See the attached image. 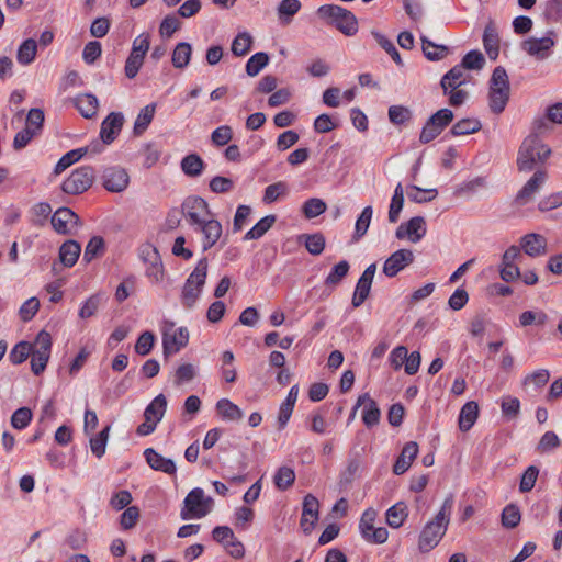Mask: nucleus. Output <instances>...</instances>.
I'll use <instances>...</instances> for the list:
<instances>
[{"instance_id":"f257e3e1","label":"nucleus","mask_w":562,"mask_h":562,"mask_svg":"<svg viewBox=\"0 0 562 562\" xmlns=\"http://www.w3.org/2000/svg\"><path fill=\"white\" fill-rule=\"evenodd\" d=\"M181 209L188 223L202 233L203 251L212 248L222 236V224L213 218L207 202L201 196H188Z\"/></svg>"},{"instance_id":"f03ea898","label":"nucleus","mask_w":562,"mask_h":562,"mask_svg":"<svg viewBox=\"0 0 562 562\" xmlns=\"http://www.w3.org/2000/svg\"><path fill=\"white\" fill-rule=\"evenodd\" d=\"M453 506V498L449 496L445 499L440 510L422 529L418 538V549L427 553L435 549L448 530L450 516Z\"/></svg>"},{"instance_id":"7ed1b4c3","label":"nucleus","mask_w":562,"mask_h":562,"mask_svg":"<svg viewBox=\"0 0 562 562\" xmlns=\"http://www.w3.org/2000/svg\"><path fill=\"white\" fill-rule=\"evenodd\" d=\"M316 14L319 19L325 20L327 23L334 25L346 36H353L358 32V20L356 15L337 4L321 5Z\"/></svg>"},{"instance_id":"20e7f679","label":"nucleus","mask_w":562,"mask_h":562,"mask_svg":"<svg viewBox=\"0 0 562 562\" xmlns=\"http://www.w3.org/2000/svg\"><path fill=\"white\" fill-rule=\"evenodd\" d=\"M550 154L551 149L538 135H529L519 147L517 167L520 171H531L536 164L544 161Z\"/></svg>"},{"instance_id":"39448f33","label":"nucleus","mask_w":562,"mask_h":562,"mask_svg":"<svg viewBox=\"0 0 562 562\" xmlns=\"http://www.w3.org/2000/svg\"><path fill=\"white\" fill-rule=\"evenodd\" d=\"M207 276V259H200L194 270L189 274L181 291V304L191 310L198 302Z\"/></svg>"},{"instance_id":"423d86ee","label":"nucleus","mask_w":562,"mask_h":562,"mask_svg":"<svg viewBox=\"0 0 562 562\" xmlns=\"http://www.w3.org/2000/svg\"><path fill=\"white\" fill-rule=\"evenodd\" d=\"M212 507L213 499L206 496L202 488L195 487L186 496L180 516L183 520L200 519L205 517L212 510Z\"/></svg>"},{"instance_id":"0eeeda50","label":"nucleus","mask_w":562,"mask_h":562,"mask_svg":"<svg viewBox=\"0 0 562 562\" xmlns=\"http://www.w3.org/2000/svg\"><path fill=\"white\" fill-rule=\"evenodd\" d=\"M95 178V172L90 166H81L69 175L61 183V190L71 195L81 194L88 191Z\"/></svg>"},{"instance_id":"6e6552de","label":"nucleus","mask_w":562,"mask_h":562,"mask_svg":"<svg viewBox=\"0 0 562 562\" xmlns=\"http://www.w3.org/2000/svg\"><path fill=\"white\" fill-rule=\"evenodd\" d=\"M138 256L146 265V276L150 281L155 283L161 282L165 270L158 249L151 244H144L139 247Z\"/></svg>"},{"instance_id":"1a4fd4ad","label":"nucleus","mask_w":562,"mask_h":562,"mask_svg":"<svg viewBox=\"0 0 562 562\" xmlns=\"http://www.w3.org/2000/svg\"><path fill=\"white\" fill-rule=\"evenodd\" d=\"M453 120V113L449 109H441L432 114L426 124L424 125L419 140L423 144H427L435 139L446 126H448Z\"/></svg>"},{"instance_id":"9d476101","label":"nucleus","mask_w":562,"mask_h":562,"mask_svg":"<svg viewBox=\"0 0 562 562\" xmlns=\"http://www.w3.org/2000/svg\"><path fill=\"white\" fill-rule=\"evenodd\" d=\"M553 36L554 32L549 31L543 37H529L521 43V48L537 59H546L550 56L551 49L554 46Z\"/></svg>"},{"instance_id":"9b49d317","label":"nucleus","mask_w":562,"mask_h":562,"mask_svg":"<svg viewBox=\"0 0 562 562\" xmlns=\"http://www.w3.org/2000/svg\"><path fill=\"white\" fill-rule=\"evenodd\" d=\"M427 233L426 221L423 216L412 217L406 223H402L395 232L397 239H408L412 243H418Z\"/></svg>"},{"instance_id":"f8f14e48","label":"nucleus","mask_w":562,"mask_h":562,"mask_svg":"<svg viewBox=\"0 0 562 562\" xmlns=\"http://www.w3.org/2000/svg\"><path fill=\"white\" fill-rule=\"evenodd\" d=\"M52 225L58 234H72L79 224V216L69 207H59L52 216Z\"/></svg>"},{"instance_id":"ddd939ff","label":"nucleus","mask_w":562,"mask_h":562,"mask_svg":"<svg viewBox=\"0 0 562 562\" xmlns=\"http://www.w3.org/2000/svg\"><path fill=\"white\" fill-rule=\"evenodd\" d=\"M103 150V145L95 142L86 147L76 148L66 153L61 158L57 161L54 168L55 175H60L68 167L80 160L87 154H98Z\"/></svg>"},{"instance_id":"4468645a","label":"nucleus","mask_w":562,"mask_h":562,"mask_svg":"<svg viewBox=\"0 0 562 562\" xmlns=\"http://www.w3.org/2000/svg\"><path fill=\"white\" fill-rule=\"evenodd\" d=\"M414 259V252L411 249H398L384 261L383 273L389 278H393L413 263Z\"/></svg>"},{"instance_id":"2eb2a0df","label":"nucleus","mask_w":562,"mask_h":562,"mask_svg":"<svg viewBox=\"0 0 562 562\" xmlns=\"http://www.w3.org/2000/svg\"><path fill=\"white\" fill-rule=\"evenodd\" d=\"M189 341V331L186 327L171 328L165 330L162 335V349L165 357L177 353L186 347Z\"/></svg>"},{"instance_id":"dca6fc26","label":"nucleus","mask_w":562,"mask_h":562,"mask_svg":"<svg viewBox=\"0 0 562 562\" xmlns=\"http://www.w3.org/2000/svg\"><path fill=\"white\" fill-rule=\"evenodd\" d=\"M375 271H376V265L371 263L364 269V271L360 276V278L356 284V289H355L352 301H351L353 307L361 306L364 303V301L368 299Z\"/></svg>"},{"instance_id":"f3484780","label":"nucleus","mask_w":562,"mask_h":562,"mask_svg":"<svg viewBox=\"0 0 562 562\" xmlns=\"http://www.w3.org/2000/svg\"><path fill=\"white\" fill-rule=\"evenodd\" d=\"M103 187L110 192L124 191L130 182L128 173L121 167H110L102 175Z\"/></svg>"},{"instance_id":"a211bd4d","label":"nucleus","mask_w":562,"mask_h":562,"mask_svg":"<svg viewBox=\"0 0 562 562\" xmlns=\"http://www.w3.org/2000/svg\"><path fill=\"white\" fill-rule=\"evenodd\" d=\"M124 124L121 112H111L101 123L100 137L102 143L109 145L114 142Z\"/></svg>"},{"instance_id":"6ab92c4d","label":"nucleus","mask_w":562,"mask_h":562,"mask_svg":"<svg viewBox=\"0 0 562 562\" xmlns=\"http://www.w3.org/2000/svg\"><path fill=\"white\" fill-rule=\"evenodd\" d=\"M318 508L319 503L315 496L308 494L304 497L302 517L300 521L304 533H311L314 529L315 524L318 520Z\"/></svg>"},{"instance_id":"aec40b11","label":"nucleus","mask_w":562,"mask_h":562,"mask_svg":"<svg viewBox=\"0 0 562 562\" xmlns=\"http://www.w3.org/2000/svg\"><path fill=\"white\" fill-rule=\"evenodd\" d=\"M359 406L363 407L362 420L367 427L370 428L379 424L381 411L376 402L368 393H364L358 397L357 404L353 407V414Z\"/></svg>"},{"instance_id":"412c9836","label":"nucleus","mask_w":562,"mask_h":562,"mask_svg":"<svg viewBox=\"0 0 562 562\" xmlns=\"http://www.w3.org/2000/svg\"><path fill=\"white\" fill-rule=\"evenodd\" d=\"M547 179V172L538 170L533 176L525 183V186L518 191L516 195V202L524 205L528 203L536 192L542 187Z\"/></svg>"},{"instance_id":"4be33fe9","label":"nucleus","mask_w":562,"mask_h":562,"mask_svg":"<svg viewBox=\"0 0 562 562\" xmlns=\"http://www.w3.org/2000/svg\"><path fill=\"white\" fill-rule=\"evenodd\" d=\"M521 248L530 257H539L547 252V239L536 233L527 234L520 239Z\"/></svg>"},{"instance_id":"5701e85b","label":"nucleus","mask_w":562,"mask_h":562,"mask_svg":"<svg viewBox=\"0 0 562 562\" xmlns=\"http://www.w3.org/2000/svg\"><path fill=\"white\" fill-rule=\"evenodd\" d=\"M144 456L148 465L156 470L164 472L166 474H175L177 471L176 464L171 459L165 458L159 454L153 448H147L144 451Z\"/></svg>"},{"instance_id":"b1692460","label":"nucleus","mask_w":562,"mask_h":562,"mask_svg":"<svg viewBox=\"0 0 562 562\" xmlns=\"http://www.w3.org/2000/svg\"><path fill=\"white\" fill-rule=\"evenodd\" d=\"M418 453V445L415 441H409L405 443L402 449L401 454L397 457L394 465L393 472L396 475L404 474L411 467L412 462L416 458Z\"/></svg>"},{"instance_id":"393cba45","label":"nucleus","mask_w":562,"mask_h":562,"mask_svg":"<svg viewBox=\"0 0 562 562\" xmlns=\"http://www.w3.org/2000/svg\"><path fill=\"white\" fill-rule=\"evenodd\" d=\"M470 80V75L467 72L462 66L459 64L452 67L440 81L441 88L443 92H447L448 89H457L461 86L465 85Z\"/></svg>"},{"instance_id":"a878e982","label":"nucleus","mask_w":562,"mask_h":562,"mask_svg":"<svg viewBox=\"0 0 562 562\" xmlns=\"http://www.w3.org/2000/svg\"><path fill=\"white\" fill-rule=\"evenodd\" d=\"M479 417V405L474 401L467 402L459 414V428L461 431H469Z\"/></svg>"},{"instance_id":"bb28decb","label":"nucleus","mask_w":562,"mask_h":562,"mask_svg":"<svg viewBox=\"0 0 562 562\" xmlns=\"http://www.w3.org/2000/svg\"><path fill=\"white\" fill-rule=\"evenodd\" d=\"M80 252V244L76 240L69 239L65 241L59 248V260L65 267L71 268L78 261Z\"/></svg>"},{"instance_id":"cd10ccee","label":"nucleus","mask_w":562,"mask_h":562,"mask_svg":"<svg viewBox=\"0 0 562 562\" xmlns=\"http://www.w3.org/2000/svg\"><path fill=\"white\" fill-rule=\"evenodd\" d=\"M483 46L490 59L495 60L499 54V37L493 23H488L484 29Z\"/></svg>"},{"instance_id":"c85d7f7f","label":"nucleus","mask_w":562,"mask_h":562,"mask_svg":"<svg viewBox=\"0 0 562 562\" xmlns=\"http://www.w3.org/2000/svg\"><path fill=\"white\" fill-rule=\"evenodd\" d=\"M75 105L83 117L91 119L97 114L99 102L94 94L83 93L75 99Z\"/></svg>"},{"instance_id":"c756f323","label":"nucleus","mask_w":562,"mask_h":562,"mask_svg":"<svg viewBox=\"0 0 562 562\" xmlns=\"http://www.w3.org/2000/svg\"><path fill=\"white\" fill-rule=\"evenodd\" d=\"M180 165L182 172L191 178L201 176L205 167V162L196 154H189L184 156Z\"/></svg>"},{"instance_id":"7c9ffc66","label":"nucleus","mask_w":562,"mask_h":562,"mask_svg":"<svg viewBox=\"0 0 562 562\" xmlns=\"http://www.w3.org/2000/svg\"><path fill=\"white\" fill-rule=\"evenodd\" d=\"M217 414L227 422H238L243 418V411L228 398H221L216 403Z\"/></svg>"},{"instance_id":"2f4dec72","label":"nucleus","mask_w":562,"mask_h":562,"mask_svg":"<svg viewBox=\"0 0 562 562\" xmlns=\"http://www.w3.org/2000/svg\"><path fill=\"white\" fill-rule=\"evenodd\" d=\"M422 40V48L425 57L428 60L437 61L443 59L448 53L449 48L446 45H438L427 38L425 35L420 36Z\"/></svg>"},{"instance_id":"473e14b6","label":"nucleus","mask_w":562,"mask_h":562,"mask_svg":"<svg viewBox=\"0 0 562 562\" xmlns=\"http://www.w3.org/2000/svg\"><path fill=\"white\" fill-rule=\"evenodd\" d=\"M408 516V509L404 502L391 506L385 514L386 522L391 528H400Z\"/></svg>"},{"instance_id":"72a5a7b5","label":"nucleus","mask_w":562,"mask_h":562,"mask_svg":"<svg viewBox=\"0 0 562 562\" xmlns=\"http://www.w3.org/2000/svg\"><path fill=\"white\" fill-rule=\"evenodd\" d=\"M300 0H282L277 8V13L282 24H290L294 15L301 10Z\"/></svg>"},{"instance_id":"f704fd0d","label":"nucleus","mask_w":562,"mask_h":562,"mask_svg":"<svg viewBox=\"0 0 562 562\" xmlns=\"http://www.w3.org/2000/svg\"><path fill=\"white\" fill-rule=\"evenodd\" d=\"M110 430L111 425H106L100 432L90 437L89 443L91 452L98 459H101L105 453Z\"/></svg>"},{"instance_id":"c9c22d12","label":"nucleus","mask_w":562,"mask_h":562,"mask_svg":"<svg viewBox=\"0 0 562 562\" xmlns=\"http://www.w3.org/2000/svg\"><path fill=\"white\" fill-rule=\"evenodd\" d=\"M166 408H167V400H166L165 395L159 394L145 408L144 417L145 418L150 417V419L153 422L159 423L166 413Z\"/></svg>"},{"instance_id":"e433bc0d","label":"nucleus","mask_w":562,"mask_h":562,"mask_svg":"<svg viewBox=\"0 0 562 562\" xmlns=\"http://www.w3.org/2000/svg\"><path fill=\"white\" fill-rule=\"evenodd\" d=\"M510 90L490 89L488 105L493 113L501 114L509 100Z\"/></svg>"},{"instance_id":"4c0bfd02","label":"nucleus","mask_w":562,"mask_h":562,"mask_svg":"<svg viewBox=\"0 0 562 562\" xmlns=\"http://www.w3.org/2000/svg\"><path fill=\"white\" fill-rule=\"evenodd\" d=\"M276 215H266L258 221L252 228H250L244 236V240L259 239L261 238L276 223Z\"/></svg>"},{"instance_id":"58836bf2","label":"nucleus","mask_w":562,"mask_h":562,"mask_svg":"<svg viewBox=\"0 0 562 562\" xmlns=\"http://www.w3.org/2000/svg\"><path fill=\"white\" fill-rule=\"evenodd\" d=\"M192 47L189 43H178L172 52L171 61L175 68L182 69L188 66L191 59Z\"/></svg>"},{"instance_id":"ea45409f","label":"nucleus","mask_w":562,"mask_h":562,"mask_svg":"<svg viewBox=\"0 0 562 562\" xmlns=\"http://www.w3.org/2000/svg\"><path fill=\"white\" fill-rule=\"evenodd\" d=\"M37 44L33 38L25 40L18 49V63L25 66L30 65L36 57Z\"/></svg>"},{"instance_id":"a19ab883","label":"nucleus","mask_w":562,"mask_h":562,"mask_svg":"<svg viewBox=\"0 0 562 562\" xmlns=\"http://www.w3.org/2000/svg\"><path fill=\"white\" fill-rule=\"evenodd\" d=\"M349 263L347 260H341L333 267L329 274L325 279V285L333 289L337 286L342 279L348 274Z\"/></svg>"},{"instance_id":"79ce46f5","label":"nucleus","mask_w":562,"mask_h":562,"mask_svg":"<svg viewBox=\"0 0 562 562\" xmlns=\"http://www.w3.org/2000/svg\"><path fill=\"white\" fill-rule=\"evenodd\" d=\"M234 359H235L234 353L229 350L224 351L221 357V361H222L221 374H222V378L227 383H234L237 378L236 369L233 364Z\"/></svg>"},{"instance_id":"37998d69","label":"nucleus","mask_w":562,"mask_h":562,"mask_svg":"<svg viewBox=\"0 0 562 562\" xmlns=\"http://www.w3.org/2000/svg\"><path fill=\"white\" fill-rule=\"evenodd\" d=\"M373 215V209L372 206L368 205L366 206L361 214L358 216L355 225V233H353V239L359 240L361 237H363L368 228L370 226L371 220Z\"/></svg>"},{"instance_id":"c03bdc74","label":"nucleus","mask_w":562,"mask_h":562,"mask_svg":"<svg viewBox=\"0 0 562 562\" xmlns=\"http://www.w3.org/2000/svg\"><path fill=\"white\" fill-rule=\"evenodd\" d=\"M481 122L475 119H462L450 130L453 136L469 135L481 130Z\"/></svg>"},{"instance_id":"a18cd8bd","label":"nucleus","mask_w":562,"mask_h":562,"mask_svg":"<svg viewBox=\"0 0 562 562\" xmlns=\"http://www.w3.org/2000/svg\"><path fill=\"white\" fill-rule=\"evenodd\" d=\"M299 239L304 240L306 250L313 256L321 255L325 248V238L319 233L312 235L303 234Z\"/></svg>"},{"instance_id":"49530a36","label":"nucleus","mask_w":562,"mask_h":562,"mask_svg":"<svg viewBox=\"0 0 562 562\" xmlns=\"http://www.w3.org/2000/svg\"><path fill=\"white\" fill-rule=\"evenodd\" d=\"M288 192H289L288 184L284 181H278L276 183L269 184L265 189V194H263L262 200L266 204H271V203L276 202L277 200L285 196L288 194Z\"/></svg>"},{"instance_id":"de8ad7c7","label":"nucleus","mask_w":562,"mask_h":562,"mask_svg":"<svg viewBox=\"0 0 562 562\" xmlns=\"http://www.w3.org/2000/svg\"><path fill=\"white\" fill-rule=\"evenodd\" d=\"M407 196L415 203L432 201L437 196L436 189H422L415 184L407 187Z\"/></svg>"},{"instance_id":"09e8293b","label":"nucleus","mask_w":562,"mask_h":562,"mask_svg":"<svg viewBox=\"0 0 562 562\" xmlns=\"http://www.w3.org/2000/svg\"><path fill=\"white\" fill-rule=\"evenodd\" d=\"M252 44V37L249 33L243 32L237 34V36L233 40L232 43V53L235 56H245L247 55L251 49Z\"/></svg>"},{"instance_id":"8fccbe9b","label":"nucleus","mask_w":562,"mask_h":562,"mask_svg":"<svg viewBox=\"0 0 562 562\" xmlns=\"http://www.w3.org/2000/svg\"><path fill=\"white\" fill-rule=\"evenodd\" d=\"M295 481L294 470L290 467H281L274 474L273 482L277 488L288 490Z\"/></svg>"},{"instance_id":"3c124183","label":"nucleus","mask_w":562,"mask_h":562,"mask_svg":"<svg viewBox=\"0 0 562 562\" xmlns=\"http://www.w3.org/2000/svg\"><path fill=\"white\" fill-rule=\"evenodd\" d=\"M548 315L541 310L525 311L519 315V325L527 327L531 325L542 326L548 321Z\"/></svg>"},{"instance_id":"603ef678","label":"nucleus","mask_w":562,"mask_h":562,"mask_svg":"<svg viewBox=\"0 0 562 562\" xmlns=\"http://www.w3.org/2000/svg\"><path fill=\"white\" fill-rule=\"evenodd\" d=\"M269 63L268 54L259 52L254 54L246 63V72L250 77L257 76Z\"/></svg>"},{"instance_id":"864d4df0","label":"nucleus","mask_w":562,"mask_h":562,"mask_svg":"<svg viewBox=\"0 0 562 562\" xmlns=\"http://www.w3.org/2000/svg\"><path fill=\"white\" fill-rule=\"evenodd\" d=\"M389 120L394 125H404L412 120V111L404 105H391L387 111Z\"/></svg>"},{"instance_id":"5fc2aeb1","label":"nucleus","mask_w":562,"mask_h":562,"mask_svg":"<svg viewBox=\"0 0 562 562\" xmlns=\"http://www.w3.org/2000/svg\"><path fill=\"white\" fill-rule=\"evenodd\" d=\"M52 345L53 341L49 333L41 330L37 334L34 344L32 345L31 352L42 355L45 357H50Z\"/></svg>"},{"instance_id":"6e6d98bb","label":"nucleus","mask_w":562,"mask_h":562,"mask_svg":"<svg viewBox=\"0 0 562 562\" xmlns=\"http://www.w3.org/2000/svg\"><path fill=\"white\" fill-rule=\"evenodd\" d=\"M502 414L508 420L517 418L520 413V401L517 397L507 395L501 400Z\"/></svg>"},{"instance_id":"4d7b16f0","label":"nucleus","mask_w":562,"mask_h":562,"mask_svg":"<svg viewBox=\"0 0 562 562\" xmlns=\"http://www.w3.org/2000/svg\"><path fill=\"white\" fill-rule=\"evenodd\" d=\"M104 251V240L100 236H93L87 244L82 260L87 263L102 255Z\"/></svg>"},{"instance_id":"13d9d810","label":"nucleus","mask_w":562,"mask_h":562,"mask_svg":"<svg viewBox=\"0 0 562 562\" xmlns=\"http://www.w3.org/2000/svg\"><path fill=\"white\" fill-rule=\"evenodd\" d=\"M372 35L378 44L391 56L394 63L402 67L404 63L393 42L376 31H372Z\"/></svg>"},{"instance_id":"bf43d9fd","label":"nucleus","mask_w":562,"mask_h":562,"mask_svg":"<svg viewBox=\"0 0 562 562\" xmlns=\"http://www.w3.org/2000/svg\"><path fill=\"white\" fill-rule=\"evenodd\" d=\"M326 209V203L322 199L311 198L304 202L302 212L306 218L311 220L323 214Z\"/></svg>"},{"instance_id":"052dcab7","label":"nucleus","mask_w":562,"mask_h":562,"mask_svg":"<svg viewBox=\"0 0 562 562\" xmlns=\"http://www.w3.org/2000/svg\"><path fill=\"white\" fill-rule=\"evenodd\" d=\"M155 109V104H148L140 110L134 124V131L136 134L143 133L148 127L154 119Z\"/></svg>"},{"instance_id":"680f3d73","label":"nucleus","mask_w":562,"mask_h":562,"mask_svg":"<svg viewBox=\"0 0 562 562\" xmlns=\"http://www.w3.org/2000/svg\"><path fill=\"white\" fill-rule=\"evenodd\" d=\"M465 70H480L485 65V58L480 50H470L459 64Z\"/></svg>"},{"instance_id":"e2e57ef3","label":"nucleus","mask_w":562,"mask_h":562,"mask_svg":"<svg viewBox=\"0 0 562 562\" xmlns=\"http://www.w3.org/2000/svg\"><path fill=\"white\" fill-rule=\"evenodd\" d=\"M32 344L27 341H20L16 344L9 353V359L13 364L24 362L31 355Z\"/></svg>"},{"instance_id":"0e129e2a","label":"nucleus","mask_w":562,"mask_h":562,"mask_svg":"<svg viewBox=\"0 0 562 562\" xmlns=\"http://www.w3.org/2000/svg\"><path fill=\"white\" fill-rule=\"evenodd\" d=\"M490 89L510 90L508 75L504 67L497 66L493 70Z\"/></svg>"},{"instance_id":"69168bd1","label":"nucleus","mask_w":562,"mask_h":562,"mask_svg":"<svg viewBox=\"0 0 562 562\" xmlns=\"http://www.w3.org/2000/svg\"><path fill=\"white\" fill-rule=\"evenodd\" d=\"M32 416V411L30 408H18L11 416V426L15 429L22 430L30 425Z\"/></svg>"},{"instance_id":"338daca9","label":"nucleus","mask_w":562,"mask_h":562,"mask_svg":"<svg viewBox=\"0 0 562 562\" xmlns=\"http://www.w3.org/2000/svg\"><path fill=\"white\" fill-rule=\"evenodd\" d=\"M520 518V510L514 504L507 505L502 512V525L506 528H515L519 524Z\"/></svg>"},{"instance_id":"774afa93","label":"nucleus","mask_w":562,"mask_h":562,"mask_svg":"<svg viewBox=\"0 0 562 562\" xmlns=\"http://www.w3.org/2000/svg\"><path fill=\"white\" fill-rule=\"evenodd\" d=\"M196 375V368L191 363H184L177 368L175 372L173 383L176 385H182L183 383H188L194 379Z\"/></svg>"}]
</instances>
